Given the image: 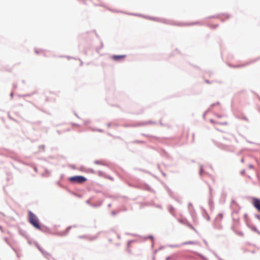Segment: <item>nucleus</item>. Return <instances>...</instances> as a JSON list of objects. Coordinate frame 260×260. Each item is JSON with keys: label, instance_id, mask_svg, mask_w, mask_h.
Listing matches in <instances>:
<instances>
[{"label": "nucleus", "instance_id": "2", "mask_svg": "<svg viewBox=\"0 0 260 260\" xmlns=\"http://www.w3.org/2000/svg\"><path fill=\"white\" fill-rule=\"evenodd\" d=\"M69 180L72 183L82 184L86 182L87 179L82 176H75L70 177Z\"/></svg>", "mask_w": 260, "mask_h": 260}, {"label": "nucleus", "instance_id": "1", "mask_svg": "<svg viewBox=\"0 0 260 260\" xmlns=\"http://www.w3.org/2000/svg\"><path fill=\"white\" fill-rule=\"evenodd\" d=\"M28 219L29 222L35 228L39 230L41 229V226L40 225L38 217L30 211L28 212Z\"/></svg>", "mask_w": 260, "mask_h": 260}, {"label": "nucleus", "instance_id": "4", "mask_svg": "<svg viewBox=\"0 0 260 260\" xmlns=\"http://www.w3.org/2000/svg\"><path fill=\"white\" fill-rule=\"evenodd\" d=\"M126 56L124 55H113L112 58L113 60L117 61L120 60L124 58H125Z\"/></svg>", "mask_w": 260, "mask_h": 260}, {"label": "nucleus", "instance_id": "6", "mask_svg": "<svg viewBox=\"0 0 260 260\" xmlns=\"http://www.w3.org/2000/svg\"><path fill=\"white\" fill-rule=\"evenodd\" d=\"M218 216L220 217V219L222 218V215L221 214H219Z\"/></svg>", "mask_w": 260, "mask_h": 260}, {"label": "nucleus", "instance_id": "9", "mask_svg": "<svg viewBox=\"0 0 260 260\" xmlns=\"http://www.w3.org/2000/svg\"><path fill=\"white\" fill-rule=\"evenodd\" d=\"M194 135H193V140H192V141H194Z\"/></svg>", "mask_w": 260, "mask_h": 260}, {"label": "nucleus", "instance_id": "11", "mask_svg": "<svg viewBox=\"0 0 260 260\" xmlns=\"http://www.w3.org/2000/svg\"><path fill=\"white\" fill-rule=\"evenodd\" d=\"M250 168H252V166L251 165H250Z\"/></svg>", "mask_w": 260, "mask_h": 260}, {"label": "nucleus", "instance_id": "7", "mask_svg": "<svg viewBox=\"0 0 260 260\" xmlns=\"http://www.w3.org/2000/svg\"><path fill=\"white\" fill-rule=\"evenodd\" d=\"M194 24H199L200 23L199 22H196V23H194Z\"/></svg>", "mask_w": 260, "mask_h": 260}, {"label": "nucleus", "instance_id": "8", "mask_svg": "<svg viewBox=\"0 0 260 260\" xmlns=\"http://www.w3.org/2000/svg\"><path fill=\"white\" fill-rule=\"evenodd\" d=\"M217 26H218V25H216L214 26L213 27V28H216Z\"/></svg>", "mask_w": 260, "mask_h": 260}, {"label": "nucleus", "instance_id": "10", "mask_svg": "<svg viewBox=\"0 0 260 260\" xmlns=\"http://www.w3.org/2000/svg\"><path fill=\"white\" fill-rule=\"evenodd\" d=\"M244 119L247 121L248 120V119L247 118H244Z\"/></svg>", "mask_w": 260, "mask_h": 260}, {"label": "nucleus", "instance_id": "3", "mask_svg": "<svg viewBox=\"0 0 260 260\" xmlns=\"http://www.w3.org/2000/svg\"><path fill=\"white\" fill-rule=\"evenodd\" d=\"M253 205L260 212V200L257 198L253 199Z\"/></svg>", "mask_w": 260, "mask_h": 260}, {"label": "nucleus", "instance_id": "5", "mask_svg": "<svg viewBox=\"0 0 260 260\" xmlns=\"http://www.w3.org/2000/svg\"><path fill=\"white\" fill-rule=\"evenodd\" d=\"M203 171V169H202V168L201 167V170H200V174H201V175L202 174Z\"/></svg>", "mask_w": 260, "mask_h": 260}]
</instances>
